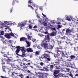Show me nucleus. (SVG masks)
<instances>
[{
    "label": "nucleus",
    "mask_w": 78,
    "mask_h": 78,
    "mask_svg": "<svg viewBox=\"0 0 78 78\" xmlns=\"http://www.w3.org/2000/svg\"><path fill=\"white\" fill-rule=\"evenodd\" d=\"M56 35V32L54 31L52 32L50 34H48L47 35L45 36V37L44 40V46L45 48L46 49H47V45L48 44L47 43L50 42V41L51 39L50 36H55Z\"/></svg>",
    "instance_id": "f257e3e1"
},
{
    "label": "nucleus",
    "mask_w": 78,
    "mask_h": 78,
    "mask_svg": "<svg viewBox=\"0 0 78 78\" xmlns=\"http://www.w3.org/2000/svg\"><path fill=\"white\" fill-rule=\"evenodd\" d=\"M44 55H42V56L41 57H39V59L41 61H42V59H47L48 61H50L51 58L50 57V54H46L47 53H50L49 51H45L44 52Z\"/></svg>",
    "instance_id": "f03ea898"
},
{
    "label": "nucleus",
    "mask_w": 78,
    "mask_h": 78,
    "mask_svg": "<svg viewBox=\"0 0 78 78\" xmlns=\"http://www.w3.org/2000/svg\"><path fill=\"white\" fill-rule=\"evenodd\" d=\"M16 48H17L16 51H15L16 54L17 55H18V56H20V55L18 54V53H19L20 50H21L22 52V54L21 55L22 57L23 58V57L25 56V49L24 48L21 47L20 46H18L16 47Z\"/></svg>",
    "instance_id": "7ed1b4c3"
},
{
    "label": "nucleus",
    "mask_w": 78,
    "mask_h": 78,
    "mask_svg": "<svg viewBox=\"0 0 78 78\" xmlns=\"http://www.w3.org/2000/svg\"><path fill=\"white\" fill-rule=\"evenodd\" d=\"M57 53V55L58 56H62V55H64V52L62 51H61L59 50H56Z\"/></svg>",
    "instance_id": "20e7f679"
},
{
    "label": "nucleus",
    "mask_w": 78,
    "mask_h": 78,
    "mask_svg": "<svg viewBox=\"0 0 78 78\" xmlns=\"http://www.w3.org/2000/svg\"><path fill=\"white\" fill-rule=\"evenodd\" d=\"M43 46L44 47L45 49V50H47V49H48V48H49V49H53V47L52 46V45H49L48 47V43H47V47H48V48H47V49H46L45 48V46H44V44H45L44 43V40H43Z\"/></svg>",
    "instance_id": "39448f33"
},
{
    "label": "nucleus",
    "mask_w": 78,
    "mask_h": 78,
    "mask_svg": "<svg viewBox=\"0 0 78 78\" xmlns=\"http://www.w3.org/2000/svg\"><path fill=\"white\" fill-rule=\"evenodd\" d=\"M26 51L28 53H31L33 52V50L31 48H27L26 49Z\"/></svg>",
    "instance_id": "423d86ee"
},
{
    "label": "nucleus",
    "mask_w": 78,
    "mask_h": 78,
    "mask_svg": "<svg viewBox=\"0 0 78 78\" xmlns=\"http://www.w3.org/2000/svg\"><path fill=\"white\" fill-rule=\"evenodd\" d=\"M27 38L24 37H21L20 39V41H21V42L25 41H27Z\"/></svg>",
    "instance_id": "0eeeda50"
},
{
    "label": "nucleus",
    "mask_w": 78,
    "mask_h": 78,
    "mask_svg": "<svg viewBox=\"0 0 78 78\" xmlns=\"http://www.w3.org/2000/svg\"><path fill=\"white\" fill-rule=\"evenodd\" d=\"M25 26V23H21L18 24L17 27H24V26Z\"/></svg>",
    "instance_id": "6e6552de"
},
{
    "label": "nucleus",
    "mask_w": 78,
    "mask_h": 78,
    "mask_svg": "<svg viewBox=\"0 0 78 78\" xmlns=\"http://www.w3.org/2000/svg\"><path fill=\"white\" fill-rule=\"evenodd\" d=\"M23 69H27V67H28V66H26V65H27V64L25 63H23Z\"/></svg>",
    "instance_id": "1a4fd4ad"
},
{
    "label": "nucleus",
    "mask_w": 78,
    "mask_h": 78,
    "mask_svg": "<svg viewBox=\"0 0 78 78\" xmlns=\"http://www.w3.org/2000/svg\"><path fill=\"white\" fill-rule=\"evenodd\" d=\"M66 32L67 34H70V33L72 32V30H70L69 29H67Z\"/></svg>",
    "instance_id": "9d476101"
},
{
    "label": "nucleus",
    "mask_w": 78,
    "mask_h": 78,
    "mask_svg": "<svg viewBox=\"0 0 78 78\" xmlns=\"http://www.w3.org/2000/svg\"><path fill=\"white\" fill-rule=\"evenodd\" d=\"M9 55V52H8L7 53V55L4 54L3 55V56L4 57H5V58H8L9 57H8V55Z\"/></svg>",
    "instance_id": "9b49d317"
},
{
    "label": "nucleus",
    "mask_w": 78,
    "mask_h": 78,
    "mask_svg": "<svg viewBox=\"0 0 78 78\" xmlns=\"http://www.w3.org/2000/svg\"><path fill=\"white\" fill-rule=\"evenodd\" d=\"M5 37L6 38H7V39H9L10 38H11V37H10V35H9V34H5Z\"/></svg>",
    "instance_id": "f8f14e48"
},
{
    "label": "nucleus",
    "mask_w": 78,
    "mask_h": 78,
    "mask_svg": "<svg viewBox=\"0 0 78 78\" xmlns=\"http://www.w3.org/2000/svg\"><path fill=\"white\" fill-rule=\"evenodd\" d=\"M58 71L57 70H55L54 71V76L58 74Z\"/></svg>",
    "instance_id": "ddd939ff"
},
{
    "label": "nucleus",
    "mask_w": 78,
    "mask_h": 78,
    "mask_svg": "<svg viewBox=\"0 0 78 78\" xmlns=\"http://www.w3.org/2000/svg\"><path fill=\"white\" fill-rule=\"evenodd\" d=\"M59 63L58 62H53V65H55V66H57Z\"/></svg>",
    "instance_id": "4468645a"
},
{
    "label": "nucleus",
    "mask_w": 78,
    "mask_h": 78,
    "mask_svg": "<svg viewBox=\"0 0 78 78\" xmlns=\"http://www.w3.org/2000/svg\"><path fill=\"white\" fill-rule=\"evenodd\" d=\"M70 58H71V59H74L75 58V56L74 55H71L70 56Z\"/></svg>",
    "instance_id": "2eb2a0df"
},
{
    "label": "nucleus",
    "mask_w": 78,
    "mask_h": 78,
    "mask_svg": "<svg viewBox=\"0 0 78 78\" xmlns=\"http://www.w3.org/2000/svg\"><path fill=\"white\" fill-rule=\"evenodd\" d=\"M5 60L7 61V62H10V61H11V59H9V58H8L7 59H6L5 58H4Z\"/></svg>",
    "instance_id": "dca6fc26"
},
{
    "label": "nucleus",
    "mask_w": 78,
    "mask_h": 78,
    "mask_svg": "<svg viewBox=\"0 0 78 78\" xmlns=\"http://www.w3.org/2000/svg\"><path fill=\"white\" fill-rule=\"evenodd\" d=\"M42 24L44 25V26H47V23L45 21L43 22Z\"/></svg>",
    "instance_id": "f3484780"
},
{
    "label": "nucleus",
    "mask_w": 78,
    "mask_h": 78,
    "mask_svg": "<svg viewBox=\"0 0 78 78\" xmlns=\"http://www.w3.org/2000/svg\"><path fill=\"white\" fill-rule=\"evenodd\" d=\"M28 3L29 4H33V1L31 0H29L28 2Z\"/></svg>",
    "instance_id": "a211bd4d"
},
{
    "label": "nucleus",
    "mask_w": 78,
    "mask_h": 78,
    "mask_svg": "<svg viewBox=\"0 0 78 78\" xmlns=\"http://www.w3.org/2000/svg\"><path fill=\"white\" fill-rule=\"evenodd\" d=\"M0 37L1 38V40L2 41H3V40L4 39V38H3V37L2 36H1V35L0 34Z\"/></svg>",
    "instance_id": "6ab92c4d"
},
{
    "label": "nucleus",
    "mask_w": 78,
    "mask_h": 78,
    "mask_svg": "<svg viewBox=\"0 0 78 78\" xmlns=\"http://www.w3.org/2000/svg\"><path fill=\"white\" fill-rule=\"evenodd\" d=\"M61 56H59L58 57V61H61Z\"/></svg>",
    "instance_id": "aec40b11"
},
{
    "label": "nucleus",
    "mask_w": 78,
    "mask_h": 78,
    "mask_svg": "<svg viewBox=\"0 0 78 78\" xmlns=\"http://www.w3.org/2000/svg\"><path fill=\"white\" fill-rule=\"evenodd\" d=\"M13 1V2H12V6H13V5H15V2H16L17 0H12Z\"/></svg>",
    "instance_id": "412c9836"
},
{
    "label": "nucleus",
    "mask_w": 78,
    "mask_h": 78,
    "mask_svg": "<svg viewBox=\"0 0 78 78\" xmlns=\"http://www.w3.org/2000/svg\"><path fill=\"white\" fill-rule=\"evenodd\" d=\"M9 34L11 36H13L14 37V34L12 33H10Z\"/></svg>",
    "instance_id": "4be33fe9"
},
{
    "label": "nucleus",
    "mask_w": 78,
    "mask_h": 78,
    "mask_svg": "<svg viewBox=\"0 0 78 78\" xmlns=\"http://www.w3.org/2000/svg\"><path fill=\"white\" fill-rule=\"evenodd\" d=\"M47 76V74H43V78H45Z\"/></svg>",
    "instance_id": "5701e85b"
},
{
    "label": "nucleus",
    "mask_w": 78,
    "mask_h": 78,
    "mask_svg": "<svg viewBox=\"0 0 78 78\" xmlns=\"http://www.w3.org/2000/svg\"><path fill=\"white\" fill-rule=\"evenodd\" d=\"M38 77L39 78H43V75H39V76H38Z\"/></svg>",
    "instance_id": "b1692460"
},
{
    "label": "nucleus",
    "mask_w": 78,
    "mask_h": 78,
    "mask_svg": "<svg viewBox=\"0 0 78 78\" xmlns=\"http://www.w3.org/2000/svg\"><path fill=\"white\" fill-rule=\"evenodd\" d=\"M28 7H29L30 8H31V9H34V8H33V7H32L30 5H28Z\"/></svg>",
    "instance_id": "393cba45"
},
{
    "label": "nucleus",
    "mask_w": 78,
    "mask_h": 78,
    "mask_svg": "<svg viewBox=\"0 0 78 78\" xmlns=\"http://www.w3.org/2000/svg\"><path fill=\"white\" fill-rule=\"evenodd\" d=\"M27 37L28 39H31V37H32V36H29V35H27Z\"/></svg>",
    "instance_id": "a878e982"
},
{
    "label": "nucleus",
    "mask_w": 78,
    "mask_h": 78,
    "mask_svg": "<svg viewBox=\"0 0 78 78\" xmlns=\"http://www.w3.org/2000/svg\"><path fill=\"white\" fill-rule=\"evenodd\" d=\"M54 57H55V58H58V57L59 56H58V55H57L56 54H55L54 55Z\"/></svg>",
    "instance_id": "bb28decb"
},
{
    "label": "nucleus",
    "mask_w": 78,
    "mask_h": 78,
    "mask_svg": "<svg viewBox=\"0 0 78 78\" xmlns=\"http://www.w3.org/2000/svg\"><path fill=\"white\" fill-rule=\"evenodd\" d=\"M59 75H54V76H55V78H59V77H58Z\"/></svg>",
    "instance_id": "cd10ccee"
},
{
    "label": "nucleus",
    "mask_w": 78,
    "mask_h": 78,
    "mask_svg": "<svg viewBox=\"0 0 78 78\" xmlns=\"http://www.w3.org/2000/svg\"><path fill=\"white\" fill-rule=\"evenodd\" d=\"M23 61H26L27 62H28V60L26 58H24L23 60Z\"/></svg>",
    "instance_id": "c85d7f7f"
},
{
    "label": "nucleus",
    "mask_w": 78,
    "mask_h": 78,
    "mask_svg": "<svg viewBox=\"0 0 78 78\" xmlns=\"http://www.w3.org/2000/svg\"><path fill=\"white\" fill-rule=\"evenodd\" d=\"M1 35H3L4 34V32L3 31H2L1 32Z\"/></svg>",
    "instance_id": "c756f323"
},
{
    "label": "nucleus",
    "mask_w": 78,
    "mask_h": 78,
    "mask_svg": "<svg viewBox=\"0 0 78 78\" xmlns=\"http://www.w3.org/2000/svg\"><path fill=\"white\" fill-rule=\"evenodd\" d=\"M54 67V66H53V65H51L50 66V68L51 69H53Z\"/></svg>",
    "instance_id": "7c9ffc66"
},
{
    "label": "nucleus",
    "mask_w": 78,
    "mask_h": 78,
    "mask_svg": "<svg viewBox=\"0 0 78 78\" xmlns=\"http://www.w3.org/2000/svg\"><path fill=\"white\" fill-rule=\"evenodd\" d=\"M36 54L37 55H39V52L38 51H36Z\"/></svg>",
    "instance_id": "2f4dec72"
},
{
    "label": "nucleus",
    "mask_w": 78,
    "mask_h": 78,
    "mask_svg": "<svg viewBox=\"0 0 78 78\" xmlns=\"http://www.w3.org/2000/svg\"><path fill=\"white\" fill-rule=\"evenodd\" d=\"M0 28H3V26L0 23Z\"/></svg>",
    "instance_id": "473e14b6"
},
{
    "label": "nucleus",
    "mask_w": 78,
    "mask_h": 78,
    "mask_svg": "<svg viewBox=\"0 0 78 78\" xmlns=\"http://www.w3.org/2000/svg\"><path fill=\"white\" fill-rule=\"evenodd\" d=\"M29 28L30 29H31L32 28V26H31L30 25H29L28 26Z\"/></svg>",
    "instance_id": "72a5a7b5"
},
{
    "label": "nucleus",
    "mask_w": 78,
    "mask_h": 78,
    "mask_svg": "<svg viewBox=\"0 0 78 78\" xmlns=\"http://www.w3.org/2000/svg\"><path fill=\"white\" fill-rule=\"evenodd\" d=\"M58 28H61L62 27V26L60 25H58Z\"/></svg>",
    "instance_id": "f704fd0d"
},
{
    "label": "nucleus",
    "mask_w": 78,
    "mask_h": 78,
    "mask_svg": "<svg viewBox=\"0 0 78 78\" xmlns=\"http://www.w3.org/2000/svg\"><path fill=\"white\" fill-rule=\"evenodd\" d=\"M40 64L41 66H44V63L42 62H41L40 63Z\"/></svg>",
    "instance_id": "c9c22d12"
},
{
    "label": "nucleus",
    "mask_w": 78,
    "mask_h": 78,
    "mask_svg": "<svg viewBox=\"0 0 78 78\" xmlns=\"http://www.w3.org/2000/svg\"><path fill=\"white\" fill-rule=\"evenodd\" d=\"M5 30H7V29H8V28H9V27L8 26H5Z\"/></svg>",
    "instance_id": "e433bc0d"
},
{
    "label": "nucleus",
    "mask_w": 78,
    "mask_h": 78,
    "mask_svg": "<svg viewBox=\"0 0 78 78\" xmlns=\"http://www.w3.org/2000/svg\"><path fill=\"white\" fill-rule=\"evenodd\" d=\"M67 20H68V21H70L71 20L70 18H67Z\"/></svg>",
    "instance_id": "4c0bfd02"
},
{
    "label": "nucleus",
    "mask_w": 78,
    "mask_h": 78,
    "mask_svg": "<svg viewBox=\"0 0 78 78\" xmlns=\"http://www.w3.org/2000/svg\"><path fill=\"white\" fill-rule=\"evenodd\" d=\"M30 47V44H28L26 46V47Z\"/></svg>",
    "instance_id": "58836bf2"
},
{
    "label": "nucleus",
    "mask_w": 78,
    "mask_h": 78,
    "mask_svg": "<svg viewBox=\"0 0 78 78\" xmlns=\"http://www.w3.org/2000/svg\"><path fill=\"white\" fill-rule=\"evenodd\" d=\"M69 76H71V77H72H72H73V75H72V74L71 73L69 74Z\"/></svg>",
    "instance_id": "ea45409f"
},
{
    "label": "nucleus",
    "mask_w": 78,
    "mask_h": 78,
    "mask_svg": "<svg viewBox=\"0 0 78 78\" xmlns=\"http://www.w3.org/2000/svg\"><path fill=\"white\" fill-rule=\"evenodd\" d=\"M52 30H54L55 31H56V29L55 28H52Z\"/></svg>",
    "instance_id": "a19ab883"
},
{
    "label": "nucleus",
    "mask_w": 78,
    "mask_h": 78,
    "mask_svg": "<svg viewBox=\"0 0 78 78\" xmlns=\"http://www.w3.org/2000/svg\"><path fill=\"white\" fill-rule=\"evenodd\" d=\"M12 41H11V40H9L8 41V42H9V43H12Z\"/></svg>",
    "instance_id": "79ce46f5"
},
{
    "label": "nucleus",
    "mask_w": 78,
    "mask_h": 78,
    "mask_svg": "<svg viewBox=\"0 0 78 78\" xmlns=\"http://www.w3.org/2000/svg\"><path fill=\"white\" fill-rule=\"evenodd\" d=\"M2 64H5V62H3V60H2Z\"/></svg>",
    "instance_id": "37998d69"
},
{
    "label": "nucleus",
    "mask_w": 78,
    "mask_h": 78,
    "mask_svg": "<svg viewBox=\"0 0 78 78\" xmlns=\"http://www.w3.org/2000/svg\"><path fill=\"white\" fill-rule=\"evenodd\" d=\"M59 48H60V49H63V48H62V47H60V48H57V49H59Z\"/></svg>",
    "instance_id": "c03bdc74"
},
{
    "label": "nucleus",
    "mask_w": 78,
    "mask_h": 78,
    "mask_svg": "<svg viewBox=\"0 0 78 78\" xmlns=\"http://www.w3.org/2000/svg\"><path fill=\"white\" fill-rule=\"evenodd\" d=\"M37 68H38V69H41L42 68V67L39 66H37Z\"/></svg>",
    "instance_id": "a18cd8bd"
},
{
    "label": "nucleus",
    "mask_w": 78,
    "mask_h": 78,
    "mask_svg": "<svg viewBox=\"0 0 78 78\" xmlns=\"http://www.w3.org/2000/svg\"><path fill=\"white\" fill-rule=\"evenodd\" d=\"M32 6H33L34 7H36V4H34Z\"/></svg>",
    "instance_id": "49530a36"
},
{
    "label": "nucleus",
    "mask_w": 78,
    "mask_h": 78,
    "mask_svg": "<svg viewBox=\"0 0 78 78\" xmlns=\"http://www.w3.org/2000/svg\"><path fill=\"white\" fill-rule=\"evenodd\" d=\"M38 22H39L40 23H42V21L41 20H38Z\"/></svg>",
    "instance_id": "de8ad7c7"
},
{
    "label": "nucleus",
    "mask_w": 78,
    "mask_h": 78,
    "mask_svg": "<svg viewBox=\"0 0 78 78\" xmlns=\"http://www.w3.org/2000/svg\"><path fill=\"white\" fill-rule=\"evenodd\" d=\"M26 42L27 44H30V43H29V42L28 41H27V40L26 41Z\"/></svg>",
    "instance_id": "09e8293b"
},
{
    "label": "nucleus",
    "mask_w": 78,
    "mask_h": 78,
    "mask_svg": "<svg viewBox=\"0 0 78 78\" xmlns=\"http://www.w3.org/2000/svg\"><path fill=\"white\" fill-rule=\"evenodd\" d=\"M36 41V40L35 39H33V40H32V41H33L34 42H35V41Z\"/></svg>",
    "instance_id": "8fccbe9b"
},
{
    "label": "nucleus",
    "mask_w": 78,
    "mask_h": 78,
    "mask_svg": "<svg viewBox=\"0 0 78 78\" xmlns=\"http://www.w3.org/2000/svg\"><path fill=\"white\" fill-rule=\"evenodd\" d=\"M23 74H20L19 75V76H20V77H21V76H23Z\"/></svg>",
    "instance_id": "3c124183"
},
{
    "label": "nucleus",
    "mask_w": 78,
    "mask_h": 78,
    "mask_svg": "<svg viewBox=\"0 0 78 78\" xmlns=\"http://www.w3.org/2000/svg\"><path fill=\"white\" fill-rule=\"evenodd\" d=\"M12 10H13L12 9H10V12H12Z\"/></svg>",
    "instance_id": "603ef678"
},
{
    "label": "nucleus",
    "mask_w": 78,
    "mask_h": 78,
    "mask_svg": "<svg viewBox=\"0 0 78 78\" xmlns=\"http://www.w3.org/2000/svg\"><path fill=\"white\" fill-rule=\"evenodd\" d=\"M42 15H43V16H44V17H46V16H45V15L43 14V13H42Z\"/></svg>",
    "instance_id": "864d4df0"
},
{
    "label": "nucleus",
    "mask_w": 78,
    "mask_h": 78,
    "mask_svg": "<svg viewBox=\"0 0 78 78\" xmlns=\"http://www.w3.org/2000/svg\"><path fill=\"white\" fill-rule=\"evenodd\" d=\"M26 78H31V77H30L29 76H27L26 77Z\"/></svg>",
    "instance_id": "5fc2aeb1"
},
{
    "label": "nucleus",
    "mask_w": 78,
    "mask_h": 78,
    "mask_svg": "<svg viewBox=\"0 0 78 78\" xmlns=\"http://www.w3.org/2000/svg\"><path fill=\"white\" fill-rule=\"evenodd\" d=\"M44 34H48V32H47V31H46V32H45L44 33Z\"/></svg>",
    "instance_id": "6e6d98bb"
},
{
    "label": "nucleus",
    "mask_w": 78,
    "mask_h": 78,
    "mask_svg": "<svg viewBox=\"0 0 78 78\" xmlns=\"http://www.w3.org/2000/svg\"><path fill=\"white\" fill-rule=\"evenodd\" d=\"M33 28H37V26H35Z\"/></svg>",
    "instance_id": "4d7b16f0"
},
{
    "label": "nucleus",
    "mask_w": 78,
    "mask_h": 78,
    "mask_svg": "<svg viewBox=\"0 0 78 78\" xmlns=\"http://www.w3.org/2000/svg\"><path fill=\"white\" fill-rule=\"evenodd\" d=\"M27 73H30V72L29 70H27Z\"/></svg>",
    "instance_id": "13d9d810"
},
{
    "label": "nucleus",
    "mask_w": 78,
    "mask_h": 78,
    "mask_svg": "<svg viewBox=\"0 0 78 78\" xmlns=\"http://www.w3.org/2000/svg\"><path fill=\"white\" fill-rule=\"evenodd\" d=\"M40 70H41V71H43V70H44V69H40Z\"/></svg>",
    "instance_id": "bf43d9fd"
},
{
    "label": "nucleus",
    "mask_w": 78,
    "mask_h": 78,
    "mask_svg": "<svg viewBox=\"0 0 78 78\" xmlns=\"http://www.w3.org/2000/svg\"><path fill=\"white\" fill-rule=\"evenodd\" d=\"M45 70H46V71H48V69H47L46 68L45 69Z\"/></svg>",
    "instance_id": "052dcab7"
},
{
    "label": "nucleus",
    "mask_w": 78,
    "mask_h": 78,
    "mask_svg": "<svg viewBox=\"0 0 78 78\" xmlns=\"http://www.w3.org/2000/svg\"><path fill=\"white\" fill-rule=\"evenodd\" d=\"M30 67L31 68H32V69H33V66H30Z\"/></svg>",
    "instance_id": "680f3d73"
},
{
    "label": "nucleus",
    "mask_w": 78,
    "mask_h": 78,
    "mask_svg": "<svg viewBox=\"0 0 78 78\" xmlns=\"http://www.w3.org/2000/svg\"><path fill=\"white\" fill-rule=\"evenodd\" d=\"M1 78H5V77L3 76H1Z\"/></svg>",
    "instance_id": "e2e57ef3"
},
{
    "label": "nucleus",
    "mask_w": 78,
    "mask_h": 78,
    "mask_svg": "<svg viewBox=\"0 0 78 78\" xmlns=\"http://www.w3.org/2000/svg\"><path fill=\"white\" fill-rule=\"evenodd\" d=\"M38 35H39V36H42V35H41L40 34H39Z\"/></svg>",
    "instance_id": "0e129e2a"
},
{
    "label": "nucleus",
    "mask_w": 78,
    "mask_h": 78,
    "mask_svg": "<svg viewBox=\"0 0 78 78\" xmlns=\"http://www.w3.org/2000/svg\"><path fill=\"white\" fill-rule=\"evenodd\" d=\"M27 64V65H30V63H28Z\"/></svg>",
    "instance_id": "69168bd1"
},
{
    "label": "nucleus",
    "mask_w": 78,
    "mask_h": 78,
    "mask_svg": "<svg viewBox=\"0 0 78 78\" xmlns=\"http://www.w3.org/2000/svg\"><path fill=\"white\" fill-rule=\"evenodd\" d=\"M20 67H23V65H22L21 64L20 65Z\"/></svg>",
    "instance_id": "338daca9"
},
{
    "label": "nucleus",
    "mask_w": 78,
    "mask_h": 78,
    "mask_svg": "<svg viewBox=\"0 0 78 78\" xmlns=\"http://www.w3.org/2000/svg\"><path fill=\"white\" fill-rule=\"evenodd\" d=\"M75 76H78V74H76V75H75Z\"/></svg>",
    "instance_id": "774afa93"
}]
</instances>
